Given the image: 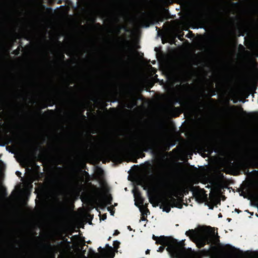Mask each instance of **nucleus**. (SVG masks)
<instances>
[{"instance_id": "f257e3e1", "label": "nucleus", "mask_w": 258, "mask_h": 258, "mask_svg": "<svg viewBox=\"0 0 258 258\" xmlns=\"http://www.w3.org/2000/svg\"><path fill=\"white\" fill-rule=\"evenodd\" d=\"M88 83L93 94L91 100L96 103L98 100V96L104 86V83L100 76V71L98 68H93L92 69L88 77Z\"/></svg>"}, {"instance_id": "f03ea898", "label": "nucleus", "mask_w": 258, "mask_h": 258, "mask_svg": "<svg viewBox=\"0 0 258 258\" xmlns=\"http://www.w3.org/2000/svg\"><path fill=\"white\" fill-rule=\"evenodd\" d=\"M98 127L97 126H92L89 132L91 135L89 136L88 142L90 147L93 149L102 148L111 144L113 139L107 133L104 134L103 136L93 135L98 133Z\"/></svg>"}, {"instance_id": "7ed1b4c3", "label": "nucleus", "mask_w": 258, "mask_h": 258, "mask_svg": "<svg viewBox=\"0 0 258 258\" xmlns=\"http://www.w3.org/2000/svg\"><path fill=\"white\" fill-rule=\"evenodd\" d=\"M78 151H77V171H78V193L77 196L81 192V95H78Z\"/></svg>"}, {"instance_id": "20e7f679", "label": "nucleus", "mask_w": 258, "mask_h": 258, "mask_svg": "<svg viewBox=\"0 0 258 258\" xmlns=\"http://www.w3.org/2000/svg\"><path fill=\"white\" fill-rule=\"evenodd\" d=\"M156 145L155 139L150 134H146L141 143L136 145V148L138 149L137 153L140 155L139 157L143 158L145 156V154L143 152L153 151Z\"/></svg>"}, {"instance_id": "39448f33", "label": "nucleus", "mask_w": 258, "mask_h": 258, "mask_svg": "<svg viewBox=\"0 0 258 258\" xmlns=\"http://www.w3.org/2000/svg\"><path fill=\"white\" fill-rule=\"evenodd\" d=\"M156 244L167 246V250L177 254L179 251L178 242L177 240L165 236H160L156 242Z\"/></svg>"}, {"instance_id": "423d86ee", "label": "nucleus", "mask_w": 258, "mask_h": 258, "mask_svg": "<svg viewBox=\"0 0 258 258\" xmlns=\"http://www.w3.org/2000/svg\"><path fill=\"white\" fill-rule=\"evenodd\" d=\"M171 207L181 208L182 205L172 196H170L168 198H165L162 201L160 208L162 209L163 211L169 213L171 210Z\"/></svg>"}, {"instance_id": "0eeeda50", "label": "nucleus", "mask_w": 258, "mask_h": 258, "mask_svg": "<svg viewBox=\"0 0 258 258\" xmlns=\"http://www.w3.org/2000/svg\"><path fill=\"white\" fill-rule=\"evenodd\" d=\"M204 232V236L200 238L199 240V244L200 247H204L207 244L211 243L212 237L215 235L214 228L210 226L207 227Z\"/></svg>"}, {"instance_id": "6e6552de", "label": "nucleus", "mask_w": 258, "mask_h": 258, "mask_svg": "<svg viewBox=\"0 0 258 258\" xmlns=\"http://www.w3.org/2000/svg\"><path fill=\"white\" fill-rule=\"evenodd\" d=\"M78 9V55H81V0H77Z\"/></svg>"}, {"instance_id": "1a4fd4ad", "label": "nucleus", "mask_w": 258, "mask_h": 258, "mask_svg": "<svg viewBox=\"0 0 258 258\" xmlns=\"http://www.w3.org/2000/svg\"><path fill=\"white\" fill-rule=\"evenodd\" d=\"M241 166L243 168L246 169L247 171L245 173H248L249 167L258 168V159L254 157L248 156L241 163Z\"/></svg>"}, {"instance_id": "9d476101", "label": "nucleus", "mask_w": 258, "mask_h": 258, "mask_svg": "<svg viewBox=\"0 0 258 258\" xmlns=\"http://www.w3.org/2000/svg\"><path fill=\"white\" fill-rule=\"evenodd\" d=\"M84 0H82V24L84 22ZM84 26L82 24V82H84Z\"/></svg>"}, {"instance_id": "9b49d317", "label": "nucleus", "mask_w": 258, "mask_h": 258, "mask_svg": "<svg viewBox=\"0 0 258 258\" xmlns=\"http://www.w3.org/2000/svg\"><path fill=\"white\" fill-rule=\"evenodd\" d=\"M86 243H91L90 240L86 241L85 238L82 235V258H86L85 254L87 256H89L94 253L93 250L91 248H89L88 250L87 251V249L88 248V246L86 244Z\"/></svg>"}, {"instance_id": "f8f14e48", "label": "nucleus", "mask_w": 258, "mask_h": 258, "mask_svg": "<svg viewBox=\"0 0 258 258\" xmlns=\"http://www.w3.org/2000/svg\"><path fill=\"white\" fill-rule=\"evenodd\" d=\"M0 258H35L28 255H20L14 252L3 251L0 249Z\"/></svg>"}, {"instance_id": "ddd939ff", "label": "nucleus", "mask_w": 258, "mask_h": 258, "mask_svg": "<svg viewBox=\"0 0 258 258\" xmlns=\"http://www.w3.org/2000/svg\"><path fill=\"white\" fill-rule=\"evenodd\" d=\"M199 17L200 19H202L205 18H212L217 21H220L222 20L221 13L220 12L216 13V14L214 15L211 13H202L199 15Z\"/></svg>"}, {"instance_id": "4468645a", "label": "nucleus", "mask_w": 258, "mask_h": 258, "mask_svg": "<svg viewBox=\"0 0 258 258\" xmlns=\"http://www.w3.org/2000/svg\"><path fill=\"white\" fill-rule=\"evenodd\" d=\"M130 59V56L123 53V55L118 57L116 63L119 67H124L128 63Z\"/></svg>"}, {"instance_id": "2eb2a0df", "label": "nucleus", "mask_w": 258, "mask_h": 258, "mask_svg": "<svg viewBox=\"0 0 258 258\" xmlns=\"http://www.w3.org/2000/svg\"><path fill=\"white\" fill-rule=\"evenodd\" d=\"M136 201L135 202V205L138 207L141 206V207L140 208L145 209V207L146 206L147 204H146L145 205H144L145 199L141 196L140 193H139L136 196Z\"/></svg>"}, {"instance_id": "dca6fc26", "label": "nucleus", "mask_w": 258, "mask_h": 258, "mask_svg": "<svg viewBox=\"0 0 258 258\" xmlns=\"http://www.w3.org/2000/svg\"><path fill=\"white\" fill-rule=\"evenodd\" d=\"M140 210L141 212V220H147V217L148 213H150L149 210L148 209V204L145 207V209L140 208Z\"/></svg>"}, {"instance_id": "f3484780", "label": "nucleus", "mask_w": 258, "mask_h": 258, "mask_svg": "<svg viewBox=\"0 0 258 258\" xmlns=\"http://www.w3.org/2000/svg\"><path fill=\"white\" fill-rule=\"evenodd\" d=\"M107 249H105V252L107 253L108 257L113 258L114 256V253L113 251V248L109 246L108 244H106Z\"/></svg>"}, {"instance_id": "a211bd4d", "label": "nucleus", "mask_w": 258, "mask_h": 258, "mask_svg": "<svg viewBox=\"0 0 258 258\" xmlns=\"http://www.w3.org/2000/svg\"><path fill=\"white\" fill-rule=\"evenodd\" d=\"M65 56L63 53H61L59 56V59L55 61V62L57 64L64 65L66 63V61L64 60Z\"/></svg>"}, {"instance_id": "6ab92c4d", "label": "nucleus", "mask_w": 258, "mask_h": 258, "mask_svg": "<svg viewBox=\"0 0 258 258\" xmlns=\"http://www.w3.org/2000/svg\"><path fill=\"white\" fill-rule=\"evenodd\" d=\"M77 225L78 228L80 229L81 227V207L77 210Z\"/></svg>"}, {"instance_id": "aec40b11", "label": "nucleus", "mask_w": 258, "mask_h": 258, "mask_svg": "<svg viewBox=\"0 0 258 258\" xmlns=\"http://www.w3.org/2000/svg\"><path fill=\"white\" fill-rule=\"evenodd\" d=\"M147 195L149 200V202L152 204L153 206L155 207L158 206V203H154L153 202V198L151 195V193L149 190L147 191Z\"/></svg>"}, {"instance_id": "412c9836", "label": "nucleus", "mask_w": 258, "mask_h": 258, "mask_svg": "<svg viewBox=\"0 0 258 258\" xmlns=\"http://www.w3.org/2000/svg\"><path fill=\"white\" fill-rule=\"evenodd\" d=\"M185 234L188 236H189L190 237H194L196 236V233L195 232V230H194V229H190V230H189L188 231H187L186 232H185Z\"/></svg>"}, {"instance_id": "4be33fe9", "label": "nucleus", "mask_w": 258, "mask_h": 258, "mask_svg": "<svg viewBox=\"0 0 258 258\" xmlns=\"http://www.w3.org/2000/svg\"><path fill=\"white\" fill-rule=\"evenodd\" d=\"M171 195L175 197H177L179 195L178 189L176 187H173L172 189Z\"/></svg>"}, {"instance_id": "5701e85b", "label": "nucleus", "mask_w": 258, "mask_h": 258, "mask_svg": "<svg viewBox=\"0 0 258 258\" xmlns=\"http://www.w3.org/2000/svg\"><path fill=\"white\" fill-rule=\"evenodd\" d=\"M82 228H84V220L85 218V214H84V207L83 204H82Z\"/></svg>"}, {"instance_id": "b1692460", "label": "nucleus", "mask_w": 258, "mask_h": 258, "mask_svg": "<svg viewBox=\"0 0 258 258\" xmlns=\"http://www.w3.org/2000/svg\"><path fill=\"white\" fill-rule=\"evenodd\" d=\"M61 188L60 189V192L61 193H64L65 191V189L67 186L66 181L65 180H62L61 181Z\"/></svg>"}, {"instance_id": "393cba45", "label": "nucleus", "mask_w": 258, "mask_h": 258, "mask_svg": "<svg viewBox=\"0 0 258 258\" xmlns=\"http://www.w3.org/2000/svg\"><path fill=\"white\" fill-rule=\"evenodd\" d=\"M220 237L218 235V232L215 233V235L212 237V242L214 241L215 243H219L220 242L219 240Z\"/></svg>"}, {"instance_id": "a878e982", "label": "nucleus", "mask_w": 258, "mask_h": 258, "mask_svg": "<svg viewBox=\"0 0 258 258\" xmlns=\"http://www.w3.org/2000/svg\"><path fill=\"white\" fill-rule=\"evenodd\" d=\"M22 45H20V46H19L16 49L13 51L12 53L15 55H18L20 53L21 48H22Z\"/></svg>"}, {"instance_id": "bb28decb", "label": "nucleus", "mask_w": 258, "mask_h": 258, "mask_svg": "<svg viewBox=\"0 0 258 258\" xmlns=\"http://www.w3.org/2000/svg\"><path fill=\"white\" fill-rule=\"evenodd\" d=\"M47 102L48 103V106H52L55 103L54 99L51 98H48L47 99Z\"/></svg>"}, {"instance_id": "cd10ccee", "label": "nucleus", "mask_w": 258, "mask_h": 258, "mask_svg": "<svg viewBox=\"0 0 258 258\" xmlns=\"http://www.w3.org/2000/svg\"><path fill=\"white\" fill-rule=\"evenodd\" d=\"M158 179L163 180L165 179V174L163 172H160L157 176H156Z\"/></svg>"}, {"instance_id": "c85d7f7f", "label": "nucleus", "mask_w": 258, "mask_h": 258, "mask_svg": "<svg viewBox=\"0 0 258 258\" xmlns=\"http://www.w3.org/2000/svg\"><path fill=\"white\" fill-rule=\"evenodd\" d=\"M113 245L114 248L117 250L119 248V246L120 245V242L117 240L114 241Z\"/></svg>"}, {"instance_id": "c756f323", "label": "nucleus", "mask_w": 258, "mask_h": 258, "mask_svg": "<svg viewBox=\"0 0 258 258\" xmlns=\"http://www.w3.org/2000/svg\"><path fill=\"white\" fill-rule=\"evenodd\" d=\"M201 188L199 186H192L191 189V191H192L194 193L196 192L197 191L200 190Z\"/></svg>"}, {"instance_id": "7c9ffc66", "label": "nucleus", "mask_w": 258, "mask_h": 258, "mask_svg": "<svg viewBox=\"0 0 258 258\" xmlns=\"http://www.w3.org/2000/svg\"><path fill=\"white\" fill-rule=\"evenodd\" d=\"M215 95V91H213V94H211L210 96V97H211V96H214V95ZM209 100H210L211 102H213V103H216V102H217L216 100H215V99L212 98H211V97H210V98H209Z\"/></svg>"}, {"instance_id": "2f4dec72", "label": "nucleus", "mask_w": 258, "mask_h": 258, "mask_svg": "<svg viewBox=\"0 0 258 258\" xmlns=\"http://www.w3.org/2000/svg\"><path fill=\"white\" fill-rule=\"evenodd\" d=\"M52 149H53V150L55 152H59L60 149L59 148L57 147H56V146H53L52 147Z\"/></svg>"}, {"instance_id": "473e14b6", "label": "nucleus", "mask_w": 258, "mask_h": 258, "mask_svg": "<svg viewBox=\"0 0 258 258\" xmlns=\"http://www.w3.org/2000/svg\"><path fill=\"white\" fill-rule=\"evenodd\" d=\"M165 249V245H162L160 246L158 248V251L159 252H163Z\"/></svg>"}, {"instance_id": "72a5a7b5", "label": "nucleus", "mask_w": 258, "mask_h": 258, "mask_svg": "<svg viewBox=\"0 0 258 258\" xmlns=\"http://www.w3.org/2000/svg\"><path fill=\"white\" fill-rule=\"evenodd\" d=\"M121 29V27H118L116 29V34L117 36H118V35L120 34Z\"/></svg>"}, {"instance_id": "f704fd0d", "label": "nucleus", "mask_w": 258, "mask_h": 258, "mask_svg": "<svg viewBox=\"0 0 258 258\" xmlns=\"http://www.w3.org/2000/svg\"><path fill=\"white\" fill-rule=\"evenodd\" d=\"M225 246L233 250H235L236 249L234 246L229 244H226Z\"/></svg>"}, {"instance_id": "c9c22d12", "label": "nucleus", "mask_w": 258, "mask_h": 258, "mask_svg": "<svg viewBox=\"0 0 258 258\" xmlns=\"http://www.w3.org/2000/svg\"><path fill=\"white\" fill-rule=\"evenodd\" d=\"M80 246H81V245H78V258H81V249L79 247Z\"/></svg>"}, {"instance_id": "e433bc0d", "label": "nucleus", "mask_w": 258, "mask_h": 258, "mask_svg": "<svg viewBox=\"0 0 258 258\" xmlns=\"http://www.w3.org/2000/svg\"><path fill=\"white\" fill-rule=\"evenodd\" d=\"M112 200V197H111V196L110 195V196L107 198V200H108V203H107V204H111Z\"/></svg>"}, {"instance_id": "4c0bfd02", "label": "nucleus", "mask_w": 258, "mask_h": 258, "mask_svg": "<svg viewBox=\"0 0 258 258\" xmlns=\"http://www.w3.org/2000/svg\"><path fill=\"white\" fill-rule=\"evenodd\" d=\"M9 142V141L7 142H0V146H5L6 145L8 144Z\"/></svg>"}, {"instance_id": "58836bf2", "label": "nucleus", "mask_w": 258, "mask_h": 258, "mask_svg": "<svg viewBox=\"0 0 258 258\" xmlns=\"http://www.w3.org/2000/svg\"><path fill=\"white\" fill-rule=\"evenodd\" d=\"M231 5L233 6V7H237L238 6H239V4L238 3V2H236V3H231Z\"/></svg>"}, {"instance_id": "ea45409f", "label": "nucleus", "mask_w": 258, "mask_h": 258, "mask_svg": "<svg viewBox=\"0 0 258 258\" xmlns=\"http://www.w3.org/2000/svg\"><path fill=\"white\" fill-rule=\"evenodd\" d=\"M48 105L47 104V103H43L42 104V107H41V108L42 109H44V108H46L48 107Z\"/></svg>"}, {"instance_id": "a19ab883", "label": "nucleus", "mask_w": 258, "mask_h": 258, "mask_svg": "<svg viewBox=\"0 0 258 258\" xmlns=\"http://www.w3.org/2000/svg\"><path fill=\"white\" fill-rule=\"evenodd\" d=\"M98 250L99 252H105V249L104 248H102L101 247H99Z\"/></svg>"}, {"instance_id": "79ce46f5", "label": "nucleus", "mask_w": 258, "mask_h": 258, "mask_svg": "<svg viewBox=\"0 0 258 258\" xmlns=\"http://www.w3.org/2000/svg\"><path fill=\"white\" fill-rule=\"evenodd\" d=\"M236 106H234V105H233V106H231L230 107V109L233 111H235V108H236Z\"/></svg>"}, {"instance_id": "37998d69", "label": "nucleus", "mask_w": 258, "mask_h": 258, "mask_svg": "<svg viewBox=\"0 0 258 258\" xmlns=\"http://www.w3.org/2000/svg\"><path fill=\"white\" fill-rule=\"evenodd\" d=\"M120 233L119 231L118 230H115L114 231V232L113 233V235L115 236V235H118Z\"/></svg>"}, {"instance_id": "c03bdc74", "label": "nucleus", "mask_w": 258, "mask_h": 258, "mask_svg": "<svg viewBox=\"0 0 258 258\" xmlns=\"http://www.w3.org/2000/svg\"><path fill=\"white\" fill-rule=\"evenodd\" d=\"M159 238V237L158 236H156L155 235H153L152 236V238L153 240H155L156 241L157 239H158Z\"/></svg>"}, {"instance_id": "a18cd8bd", "label": "nucleus", "mask_w": 258, "mask_h": 258, "mask_svg": "<svg viewBox=\"0 0 258 258\" xmlns=\"http://www.w3.org/2000/svg\"><path fill=\"white\" fill-rule=\"evenodd\" d=\"M16 174L19 177H20L21 175V173L20 171H18L16 172Z\"/></svg>"}, {"instance_id": "49530a36", "label": "nucleus", "mask_w": 258, "mask_h": 258, "mask_svg": "<svg viewBox=\"0 0 258 258\" xmlns=\"http://www.w3.org/2000/svg\"><path fill=\"white\" fill-rule=\"evenodd\" d=\"M106 219V214H104L102 216V218H101V219L102 220H104Z\"/></svg>"}, {"instance_id": "de8ad7c7", "label": "nucleus", "mask_w": 258, "mask_h": 258, "mask_svg": "<svg viewBox=\"0 0 258 258\" xmlns=\"http://www.w3.org/2000/svg\"><path fill=\"white\" fill-rule=\"evenodd\" d=\"M240 111H242V113H243V114H246V111H244V110H243V108H242L241 107H240Z\"/></svg>"}, {"instance_id": "09e8293b", "label": "nucleus", "mask_w": 258, "mask_h": 258, "mask_svg": "<svg viewBox=\"0 0 258 258\" xmlns=\"http://www.w3.org/2000/svg\"><path fill=\"white\" fill-rule=\"evenodd\" d=\"M47 111L49 112L51 114H53L54 112V110H49V109H48Z\"/></svg>"}, {"instance_id": "8fccbe9b", "label": "nucleus", "mask_w": 258, "mask_h": 258, "mask_svg": "<svg viewBox=\"0 0 258 258\" xmlns=\"http://www.w3.org/2000/svg\"><path fill=\"white\" fill-rule=\"evenodd\" d=\"M101 184H106V182L105 180H102L101 182H100Z\"/></svg>"}, {"instance_id": "3c124183", "label": "nucleus", "mask_w": 258, "mask_h": 258, "mask_svg": "<svg viewBox=\"0 0 258 258\" xmlns=\"http://www.w3.org/2000/svg\"><path fill=\"white\" fill-rule=\"evenodd\" d=\"M88 217H89V218H88V220H92V219L93 218V217H92V216H91V215H88Z\"/></svg>"}, {"instance_id": "603ef678", "label": "nucleus", "mask_w": 258, "mask_h": 258, "mask_svg": "<svg viewBox=\"0 0 258 258\" xmlns=\"http://www.w3.org/2000/svg\"><path fill=\"white\" fill-rule=\"evenodd\" d=\"M3 218V215L2 212L0 211V221H1Z\"/></svg>"}, {"instance_id": "864d4df0", "label": "nucleus", "mask_w": 258, "mask_h": 258, "mask_svg": "<svg viewBox=\"0 0 258 258\" xmlns=\"http://www.w3.org/2000/svg\"><path fill=\"white\" fill-rule=\"evenodd\" d=\"M66 90L63 89V90H61V91H59L58 93H66Z\"/></svg>"}, {"instance_id": "5fc2aeb1", "label": "nucleus", "mask_w": 258, "mask_h": 258, "mask_svg": "<svg viewBox=\"0 0 258 258\" xmlns=\"http://www.w3.org/2000/svg\"><path fill=\"white\" fill-rule=\"evenodd\" d=\"M1 99L2 100H4L5 99V97L4 95H1Z\"/></svg>"}, {"instance_id": "6e6d98bb", "label": "nucleus", "mask_w": 258, "mask_h": 258, "mask_svg": "<svg viewBox=\"0 0 258 258\" xmlns=\"http://www.w3.org/2000/svg\"><path fill=\"white\" fill-rule=\"evenodd\" d=\"M188 193V191L187 190H184V194L186 195Z\"/></svg>"}, {"instance_id": "4d7b16f0", "label": "nucleus", "mask_w": 258, "mask_h": 258, "mask_svg": "<svg viewBox=\"0 0 258 258\" xmlns=\"http://www.w3.org/2000/svg\"><path fill=\"white\" fill-rule=\"evenodd\" d=\"M45 247H46V248H50V247H51V245H50V244H48V245H45Z\"/></svg>"}, {"instance_id": "13d9d810", "label": "nucleus", "mask_w": 258, "mask_h": 258, "mask_svg": "<svg viewBox=\"0 0 258 258\" xmlns=\"http://www.w3.org/2000/svg\"><path fill=\"white\" fill-rule=\"evenodd\" d=\"M235 211L237 212L238 213H239L241 212L240 210H239V209H235Z\"/></svg>"}, {"instance_id": "bf43d9fd", "label": "nucleus", "mask_w": 258, "mask_h": 258, "mask_svg": "<svg viewBox=\"0 0 258 258\" xmlns=\"http://www.w3.org/2000/svg\"><path fill=\"white\" fill-rule=\"evenodd\" d=\"M127 229H128L130 231L132 230V228H131V227L130 226H127Z\"/></svg>"}, {"instance_id": "052dcab7", "label": "nucleus", "mask_w": 258, "mask_h": 258, "mask_svg": "<svg viewBox=\"0 0 258 258\" xmlns=\"http://www.w3.org/2000/svg\"><path fill=\"white\" fill-rule=\"evenodd\" d=\"M150 253V250L149 249H147L146 251V254H149Z\"/></svg>"}, {"instance_id": "680f3d73", "label": "nucleus", "mask_w": 258, "mask_h": 258, "mask_svg": "<svg viewBox=\"0 0 258 258\" xmlns=\"http://www.w3.org/2000/svg\"><path fill=\"white\" fill-rule=\"evenodd\" d=\"M147 188H148V187L147 186H144V189L146 190V189H147Z\"/></svg>"}, {"instance_id": "e2e57ef3", "label": "nucleus", "mask_w": 258, "mask_h": 258, "mask_svg": "<svg viewBox=\"0 0 258 258\" xmlns=\"http://www.w3.org/2000/svg\"><path fill=\"white\" fill-rule=\"evenodd\" d=\"M20 96L23 98V99H24V96L23 95H20Z\"/></svg>"}, {"instance_id": "0e129e2a", "label": "nucleus", "mask_w": 258, "mask_h": 258, "mask_svg": "<svg viewBox=\"0 0 258 258\" xmlns=\"http://www.w3.org/2000/svg\"><path fill=\"white\" fill-rule=\"evenodd\" d=\"M24 142H25V143H28V142H29V141H28V140H25V141H24Z\"/></svg>"}, {"instance_id": "69168bd1", "label": "nucleus", "mask_w": 258, "mask_h": 258, "mask_svg": "<svg viewBox=\"0 0 258 258\" xmlns=\"http://www.w3.org/2000/svg\"><path fill=\"white\" fill-rule=\"evenodd\" d=\"M225 198H226L224 196L223 198V200H224L225 199Z\"/></svg>"}, {"instance_id": "338daca9", "label": "nucleus", "mask_w": 258, "mask_h": 258, "mask_svg": "<svg viewBox=\"0 0 258 258\" xmlns=\"http://www.w3.org/2000/svg\"><path fill=\"white\" fill-rule=\"evenodd\" d=\"M201 107H204V104H202L201 105Z\"/></svg>"}, {"instance_id": "774afa93", "label": "nucleus", "mask_w": 258, "mask_h": 258, "mask_svg": "<svg viewBox=\"0 0 258 258\" xmlns=\"http://www.w3.org/2000/svg\"><path fill=\"white\" fill-rule=\"evenodd\" d=\"M38 150V148H35V151L36 152H37Z\"/></svg>"}]
</instances>
